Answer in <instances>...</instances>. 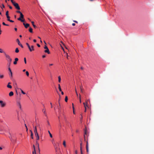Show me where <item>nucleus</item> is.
I'll return each mask as SVG.
<instances>
[{
  "mask_svg": "<svg viewBox=\"0 0 154 154\" xmlns=\"http://www.w3.org/2000/svg\"><path fill=\"white\" fill-rule=\"evenodd\" d=\"M4 53H5V54L6 57L8 59V66H10L11 65V62L12 61V59L10 58V57L8 55L6 54L5 52H4Z\"/></svg>",
  "mask_w": 154,
  "mask_h": 154,
  "instance_id": "obj_1",
  "label": "nucleus"
},
{
  "mask_svg": "<svg viewBox=\"0 0 154 154\" xmlns=\"http://www.w3.org/2000/svg\"><path fill=\"white\" fill-rule=\"evenodd\" d=\"M26 45L27 46L29 51L30 52H32V51H34V49L33 45H32L31 46H30L28 43H26Z\"/></svg>",
  "mask_w": 154,
  "mask_h": 154,
  "instance_id": "obj_2",
  "label": "nucleus"
},
{
  "mask_svg": "<svg viewBox=\"0 0 154 154\" xmlns=\"http://www.w3.org/2000/svg\"><path fill=\"white\" fill-rule=\"evenodd\" d=\"M12 3L17 9V10L20 9V8L18 3L15 2L14 1H13Z\"/></svg>",
  "mask_w": 154,
  "mask_h": 154,
  "instance_id": "obj_3",
  "label": "nucleus"
},
{
  "mask_svg": "<svg viewBox=\"0 0 154 154\" xmlns=\"http://www.w3.org/2000/svg\"><path fill=\"white\" fill-rule=\"evenodd\" d=\"M59 106L58 107V112L60 114V116L61 114H63V113L62 112L61 110V107L60 106V102H59Z\"/></svg>",
  "mask_w": 154,
  "mask_h": 154,
  "instance_id": "obj_4",
  "label": "nucleus"
},
{
  "mask_svg": "<svg viewBox=\"0 0 154 154\" xmlns=\"http://www.w3.org/2000/svg\"><path fill=\"white\" fill-rule=\"evenodd\" d=\"M0 103L1 104V106L2 107H4L5 106L6 103L5 102H4L2 100H0Z\"/></svg>",
  "mask_w": 154,
  "mask_h": 154,
  "instance_id": "obj_5",
  "label": "nucleus"
},
{
  "mask_svg": "<svg viewBox=\"0 0 154 154\" xmlns=\"http://www.w3.org/2000/svg\"><path fill=\"white\" fill-rule=\"evenodd\" d=\"M54 146L55 148V149L56 152V153H58V150L60 149L57 146L55 145V144H54Z\"/></svg>",
  "mask_w": 154,
  "mask_h": 154,
  "instance_id": "obj_6",
  "label": "nucleus"
},
{
  "mask_svg": "<svg viewBox=\"0 0 154 154\" xmlns=\"http://www.w3.org/2000/svg\"><path fill=\"white\" fill-rule=\"evenodd\" d=\"M17 41L18 43V45H20L21 48H23V45L20 43V42L18 39H17Z\"/></svg>",
  "mask_w": 154,
  "mask_h": 154,
  "instance_id": "obj_7",
  "label": "nucleus"
},
{
  "mask_svg": "<svg viewBox=\"0 0 154 154\" xmlns=\"http://www.w3.org/2000/svg\"><path fill=\"white\" fill-rule=\"evenodd\" d=\"M23 25H24L25 27L26 28H27L29 26V24L28 23L25 24L24 23H23Z\"/></svg>",
  "mask_w": 154,
  "mask_h": 154,
  "instance_id": "obj_8",
  "label": "nucleus"
},
{
  "mask_svg": "<svg viewBox=\"0 0 154 154\" xmlns=\"http://www.w3.org/2000/svg\"><path fill=\"white\" fill-rule=\"evenodd\" d=\"M33 127L34 128V132H35V134L36 133L37 134V133H37V131L36 126H35V127H34V126L33 125Z\"/></svg>",
  "mask_w": 154,
  "mask_h": 154,
  "instance_id": "obj_9",
  "label": "nucleus"
},
{
  "mask_svg": "<svg viewBox=\"0 0 154 154\" xmlns=\"http://www.w3.org/2000/svg\"><path fill=\"white\" fill-rule=\"evenodd\" d=\"M45 53H47L48 54H50V53L48 48L46 49V50L45 51Z\"/></svg>",
  "mask_w": 154,
  "mask_h": 154,
  "instance_id": "obj_10",
  "label": "nucleus"
},
{
  "mask_svg": "<svg viewBox=\"0 0 154 154\" xmlns=\"http://www.w3.org/2000/svg\"><path fill=\"white\" fill-rule=\"evenodd\" d=\"M18 60V59L17 58H16L15 59V61L14 62V64H16L17 63V61Z\"/></svg>",
  "mask_w": 154,
  "mask_h": 154,
  "instance_id": "obj_11",
  "label": "nucleus"
},
{
  "mask_svg": "<svg viewBox=\"0 0 154 154\" xmlns=\"http://www.w3.org/2000/svg\"><path fill=\"white\" fill-rule=\"evenodd\" d=\"M11 83L10 82H9L7 85V87L8 88H12V86L10 85V84H11Z\"/></svg>",
  "mask_w": 154,
  "mask_h": 154,
  "instance_id": "obj_12",
  "label": "nucleus"
},
{
  "mask_svg": "<svg viewBox=\"0 0 154 154\" xmlns=\"http://www.w3.org/2000/svg\"><path fill=\"white\" fill-rule=\"evenodd\" d=\"M8 70H9V72H10V73L11 74V77L12 78L13 76H12V73L11 71V69L10 68V66H8Z\"/></svg>",
  "mask_w": 154,
  "mask_h": 154,
  "instance_id": "obj_13",
  "label": "nucleus"
},
{
  "mask_svg": "<svg viewBox=\"0 0 154 154\" xmlns=\"http://www.w3.org/2000/svg\"><path fill=\"white\" fill-rule=\"evenodd\" d=\"M14 95V93L13 91H11L9 94V95L10 97H11Z\"/></svg>",
  "mask_w": 154,
  "mask_h": 154,
  "instance_id": "obj_14",
  "label": "nucleus"
},
{
  "mask_svg": "<svg viewBox=\"0 0 154 154\" xmlns=\"http://www.w3.org/2000/svg\"><path fill=\"white\" fill-rule=\"evenodd\" d=\"M80 91L81 93H83V87L82 85H81L80 86Z\"/></svg>",
  "mask_w": 154,
  "mask_h": 154,
  "instance_id": "obj_15",
  "label": "nucleus"
},
{
  "mask_svg": "<svg viewBox=\"0 0 154 154\" xmlns=\"http://www.w3.org/2000/svg\"><path fill=\"white\" fill-rule=\"evenodd\" d=\"M17 106H18V107L19 108H20L21 109V104H20V102H17Z\"/></svg>",
  "mask_w": 154,
  "mask_h": 154,
  "instance_id": "obj_16",
  "label": "nucleus"
},
{
  "mask_svg": "<svg viewBox=\"0 0 154 154\" xmlns=\"http://www.w3.org/2000/svg\"><path fill=\"white\" fill-rule=\"evenodd\" d=\"M35 135L36 136V140H39V136H38V133H37V134L36 133V134H35Z\"/></svg>",
  "mask_w": 154,
  "mask_h": 154,
  "instance_id": "obj_17",
  "label": "nucleus"
},
{
  "mask_svg": "<svg viewBox=\"0 0 154 154\" xmlns=\"http://www.w3.org/2000/svg\"><path fill=\"white\" fill-rule=\"evenodd\" d=\"M64 117V119H65V120L66 122V124L67 125H69V122H68L67 121V119H66V117L65 116Z\"/></svg>",
  "mask_w": 154,
  "mask_h": 154,
  "instance_id": "obj_18",
  "label": "nucleus"
},
{
  "mask_svg": "<svg viewBox=\"0 0 154 154\" xmlns=\"http://www.w3.org/2000/svg\"><path fill=\"white\" fill-rule=\"evenodd\" d=\"M42 112H44V114L45 115V116H46L47 114L46 113L45 111V109L44 108L42 110Z\"/></svg>",
  "mask_w": 154,
  "mask_h": 154,
  "instance_id": "obj_19",
  "label": "nucleus"
},
{
  "mask_svg": "<svg viewBox=\"0 0 154 154\" xmlns=\"http://www.w3.org/2000/svg\"><path fill=\"white\" fill-rule=\"evenodd\" d=\"M31 23H32L33 27L35 28H36V26L34 25V22L33 21H32L31 22Z\"/></svg>",
  "mask_w": 154,
  "mask_h": 154,
  "instance_id": "obj_20",
  "label": "nucleus"
},
{
  "mask_svg": "<svg viewBox=\"0 0 154 154\" xmlns=\"http://www.w3.org/2000/svg\"><path fill=\"white\" fill-rule=\"evenodd\" d=\"M29 31L31 33H32L33 32L32 29V28L31 27H29Z\"/></svg>",
  "mask_w": 154,
  "mask_h": 154,
  "instance_id": "obj_21",
  "label": "nucleus"
},
{
  "mask_svg": "<svg viewBox=\"0 0 154 154\" xmlns=\"http://www.w3.org/2000/svg\"><path fill=\"white\" fill-rule=\"evenodd\" d=\"M20 14V17L21 18V19H23L24 18V16L22 14V13Z\"/></svg>",
  "mask_w": 154,
  "mask_h": 154,
  "instance_id": "obj_22",
  "label": "nucleus"
},
{
  "mask_svg": "<svg viewBox=\"0 0 154 154\" xmlns=\"http://www.w3.org/2000/svg\"><path fill=\"white\" fill-rule=\"evenodd\" d=\"M58 89H59V91H61V87H60V84H58Z\"/></svg>",
  "mask_w": 154,
  "mask_h": 154,
  "instance_id": "obj_23",
  "label": "nucleus"
},
{
  "mask_svg": "<svg viewBox=\"0 0 154 154\" xmlns=\"http://www.w3.org/2000/svg\"><path fill=\"white\" fill-rule=\"evenodd\" d=\"M4 77V75H3L1 74H0V78L1 79H2Z\"/></svg>",
  "mask_w": 154,
  "mask_h": 154,
  "instance_id": "obj_24",
  "label": "nucleus"
},
{
  "mask_svg": "<svg viewBox=\"0 0 154 154\" xmlns=\"http://www.w3.org/2000/svg\"><path fill=\"white\" fill-rule=\"evenodd\" d=\"M63 145L65 147H66V141L65 140L63 141Z\"/></svg>",
  "mask_w": 154,
  "mask_h": 154,
  "instance_id": "obj_25",
  "label": "nucleus"
},
{
  "mask_svg": "<svg viewBox=\"0 0 154 154\" xmlns=\"http://www.w3.org/2000/svg\"><path fill=\"white\" fill-rule=\"evenodd\" d=\"M33 147H34V150L32 152H33L34 154H36L35 150V146H34V145H33Z\"/></svg>",
  "mask_w": 154,
  "mask_h": 154,
  "instance_id": "obj_26",
  "label": "nucleus"
},
{
  "mask_svg": "<svg viewBox=\"0 0 154 154\" xmlns=\"http://www.w3.org/2000/svg\"><path fill=\"white\" fill-rule=\"evenodd\" d=\"M19 52V50L18 48H17L15 49V52L16 53H18Z\"/></svg>",
  "mask_w": 154,
  "mask_h": 154,
  "instance_id": "obj_27",
  "label": "nucleus"
},
{
  "mask_svg": "<svg viewBox=\"0 0 154 154\" xmlns=\"http://www.w3.org/2000/svg\"><path fill=\"white\" fill-rule=\"evenodd\" d=\"M48 133H49V135H50V137H51V138H52V134L50 132V131H48Z\"/></svg>",
  "mask_w": 154,
  "mask_h": 154,
  "instance_id": "obj_28",
  "label": "nucleus"
},
{
  "mask_svg": "<svg viewBox=\"0 0 154 154\" xmlns=\"http://www.w3.org/2000/svg\"><path fill=\"white\" fill-rule=\"evenodd\" d=\"M58 82H61V78L60 76H58Z\"/></svg>",
  "mask_w": 154,
  "mask_h": 154,
  "instance_id": "obj_29",
  "label": "nucleus"
},
{
  "mask_svg": "<svg viewBox=\"0 0 154 154\" xmlns=\"http://www.w3.org/2000/svg\"><path fill=\"white\" fill-rule=\"evenodd\" d=\"M67 100H68V97H67L66 96L65 97V100L66 102H67Z\"/></svg>",
  "mask_w": 154,
  "mask_h": 154,
  "instance_id": "obj_30",
  "label": "nucleus"
},
{
  "mask_svg": "<svg viewBox=\"0 0 154 154\" xmlns=\"http://www.w3.org/2000/svg\"><path fill=\"white\" fill-rule=\"evenodd\" d=\"M8 13H9V12H8V11H7L6 12V16H9Z\"/></svg>",
  "mask_w": 154,
  "mask_h": 154,
  "instance_id": "obj_31",
  "label": "nucleus"
},
{
  "mask_svg": "<svg viewBox=\"0 0 154 154\" xmlns=\"http://www.w3.org/2000/svg\"><path fill=\"white\" fill-rule=\"evenodd\" d=\"M6 17L8 19L7 20L8 21H9V20H10V17L9 16H6Z\"/></svg>",
  "mask_w": 154,
  "mask_h": 154,
  "instance_id": "obj_32",
  "label": "nucleus"
},
{
  "mask_svg": "<svg viewBox=\"0 0 154 154\" xmlns=\"http://www.w3.org/2000/svg\"><path fill=\"white\" fill-rule=\"evenodd\" d=\"M20 90H21V93L23 94H26V93L22 90H21V89H20Z\"/></svg>",
  "mask_w": 154,
  "mask_h": 154,
  "instance_id": "obj_33",
  "label": "nucleus"
},
{
  "mask_svg": "<svg viewBox=\"0 0 154 154\" xmlns=\"http://www.w3.org/2000/svg\"><path fill=\"white\" fill-rule=\"evenodd\" d=\"M86 147H88V141H87L86 142Z\"/></svg>",
  "mask_w": 154,
  "mask_h": 154,
  "instance_id": "obj_34",
  "label": "nucleus"
},
{
  "mask_svg": "<svg viewBox=\"0 0 154 154\" xmlns=\"http://www.w3.org/2000/svg\"><path fill=\"white\" fill-rule=\"evenodd\" d=\"M2 24L6 26H8L9 25L8 24H6L5 22H3L2 23Z\"/></svg>",
  "mask_w": 154,
  "mask_h": 154,
  "instance_id": "obj_35",
  "label": "nucleus"
},
{
  "mask_svg": "<svg viewBox=\"0 0 154 154\" xmlns=\"http://www.w3.org/2000/svg\"><path fill=\"white\" fill-rule=\"evenodd\" d=\"M86 151L87 153L89 152L88 147H86Z\"/></svg>",
  "mask_w": 154,
  "mask_h": 154,
  "instance_id": "obj_36",
  "label": "nucleus"
},
{
  "mask_svg": "<svg viewBox=\"0 0 154 154\" xmlns=\"http://www.w3.org/2000/svg\"><path fill=\"white\" fill-rule=\"evenodd\" d=\"M31 131V138L32 139H33V134H32V131Z\"/></svg>",
  "mask_w": 154,
  "mask_h": 154,
  "instance_id": "obj_37",
  "label": "nucleus"
},
{
  "mask_svg": "<svg viewBox=\"0 0 154 154\" xmlns=\"http://www.w3.org/2000/svg\"><path fill=\"white\" fill-rule=\"evenodd\" d=\"M26 74L27 76H29V73L28 71H26Z\"/></svg>",
  "mask_w": 154,
  "mask_h": 154,
  "instance_id": "obj_38",
  "label": "nucleus"
},
{
  "mask_svg": "<svg viewBox=\"0 0 154 154\" xmlns=\"http://www.w3.org/2000/svg\"><path fill=\"white\" fill-rule=\"evenodd\" d=\"M3 52H4L3 51V50L2 49L0 48V53H2Z\"/></svg>",
  "mask_w": 154,
  "mask_h": 154,
  "instance_id": "obj_39",
  "label": "nucleus"
},
{
  "mask_svg": "<svg viewBox=\"0 0 154 154\" xmlns=\"http://www.w3.org/2000/svg\"><path fill=\"white\" fill-rule=\"evenodd\" d=\"M83 104L84 105L85 107L86 106H88L85 103H83Z\"/></svg>",
  "mask_w": 154,
  "mask_h": 154,
  "instance_id": "obj_40",
  "label": "nucleus"
},
{
  "mask_svg": "<svg viewBox=\"0 0 154 154\" xmlns=\"http://www.w3.org/2000/svg\"><path fill=\"white\" fill-rule=\"evenodd\" d=\"M24 62L25 63H26V58L25 57L24 58Z\"/></svg>",
  "mask_w": 154,
  "mask_h": 154,
  "instance_id": "obj_41",
  "label": "nucleus"
},
{
  "mask_svg": "<svg viewBox=\"0 0 154 154\" xmlns=\"http://www.w3.org/2000/svg\"><path fill=\"white\" fill-rule=\"evenodd\" d=\"M8 21H10L11 22H12V23H13L14 22V21H13L12 20H9Z\"/></svg>",
  "mask_w": 154,
  "mask_h": 154,
  "instance_id": "obj_42",
  "label": "nucleus"
},
{
  "mask_svg": "<svg viewBox=\"0 0 154 154\" xmlns=\"http://www.w3.org/2000/svg\"><path fill=\"white\" fill-rule=\"evenodd\" d=\"M21 19H21V18H20V17H19V18H18L17 19V20H19L21 21Z\"/></svg>",
  "mask_w": 154,
  "mask_h": 154,
  "instance_id": "obj_43",
  "label": "nucleus"
},
{
  "mask_svg": "<svg viewBox=\"0 0 154 154\" xmlns=\"http://www.w3.org/2000/svg\"><path fill=\"white\" fill-rule=\"evenodd\" d=\"M17 13H20V14H21L22 13L20 11H17Z\"/></svg>",
  "mask_w": 154,
  "mask_h": 154,
  "instance_id": "obj_44",
  "label": "nucleus"
},
{
  "mask_svg": "<svg viewBox=\"0 0 154 154\" xmlns=\"http://www.w3.org/2000/svg\"><path fill=\"white\" fill-rule=\"evenodd\" d=\"M47 123H48V127L50 126V123H49V122L48 121H47Z\"/></svg>",
  "mask_w": 154,
  "mask_h": 154,
  "instance_id": "obj_45",
  "label": "nucleus"
},
{
  "mask_svg": "<svg viewBox=\"0 0 154 154\" xmlns=\"http://www.w3.org/2000/svg\"><path fill=\"white\" fill-rule=\"evenodd\" d=\"M44 48L45 49H47V48H48V47L46 46V45H45V47H44Z\"/></svg>",
  "mask_w": 154,
  "mask_h": 154,
  "instance_id": "obj_46",
  "label": "nucleus"
},
{
  "mask_svg": "<svg viewBox=\"0 0 154 154\" xmlns=\"http://www.w3.org/2000/svg\"><path fill=\"white\" fill-rule=\"evenodd\" d=\"M5 7L4 5L3 4H2V7H1V8H4Z\"/></svg>",
  "mask_w": 154,
  "mask_h": 154,
  "instance_id": "obj_47",
  "label": "nucleus"
},
{
  "mask_svg": "<svg viewBox=\"0 0 154 154\" xmlns=\"http://www.w3.org/2000/svg\"><path fill=\"white\" fill-rule=\"evenodd\" d=\"M82 143L81 142L80 143V149L82 150Z\"/></svg>",
  "mask_w": 154,
  "mask_h": 154,
  "instance_id": "obj_48",
  "label": "nucleus"
},
{
  "mask_svg": "<svg viewBox=\"0 0 154 154\" xmlns=\"http://www.w3.org/2000/svg\"><path fill=\"white\" fill-rule=\"evenodd\" d=\"M9 137L11 140V141H12V137H11V136Z\"/></svg>",
  "mask_w": 154,
  "mask_h": 154,
  "instance_id": "obj_49",
  "label": "nucleus"
},
{
  "mask_svg": "<svg viewBox=\"0 0 154 154\" xmlns=\"http://www.w3.org/2000/svg\"><path fill=\"white\" fill-rule=\"evenodd\" d=\"M8 6L9 7V8L10 9H12V7L11 6H10L9 5H8Z\"/></svg>",
  "mask_w": 154,
  "mask_h": 154,
  "instance_id": "obj_50",
  "label": "nucleus"
},
{
  "mask_svg": "<svg viewBox=\"0 0 154 154\" xmlns=\"http://www.w3.org/2000/svg\"><path fill=\"white\" fill-rule=\"evenodd\" d=\"M85 134H86V130H84V135H85Z\"/></svg>",
  "mask_w": 154,
  "mask_h": 154,
  "instance_id": "obj_51",
  "label": "nucleus"
},
{
  "mask_svg": "<svg viewBox=\"0 0 154 154\" xmlns=\"http://www.w3.org/2000/svg\"><path fill=\"white\" fill-rule=\"evenodd\" d=\"M73 21L77 23H78V21H76V20H73Z\"/></svg>",
  "mask_w": 154,
  "mask_h": 154,
  "instance_id": "obj_52",
  "label": "nucleus"
},
{
  "mask_svg": "<svg viewBox=\"0 0 154 154\" xmlns=\"http://www.w3.org/2000/svg\"><path fill=\"white\" fill-rule=\"evenodd\" d=\"M37 46L38 47H40V45H39V44H37Z\"/></svg>",
  "mask_w": 154,
  "mask_h": 154,
  "instance_id": "obj_53",
  "label": "nucleus"
},
{
  "mask_svg": "<svg viewBox=\"0 0 154 154\" xmlns=\"http://www.w3.org/2000/svg\"><path fill=\"white\" fill-rule=\"evenodd\" d=\"M46 56L45 55H43L42 56V58H44Z\"/></svg>",
  "mask_w": 154,
  "mask_h": 154,
  "instance_id": "obj_54",
  "label": "nucleus"
},
{
  "mask_svg": "<svg viewBox=\"0 0 154 154\" xmlns=\"http://www.w3.org/2000/svg\"><path fill=\"white\" fill-rule=\"evenodd\" d=\"M66 55H67V56H66V57H67V59H68V54L66 53Z\"/></svg>",
  "mask_w": 154,
  "mask_h": 154,
  "instance_id": "obj_55",
  "label": "nucleus"
},
{
  "mask_svg": "<svg viewBox=\"0 0 154 154\" xmlns=\"http://www.w3.org/2000/svg\"><path fill=\"white\" fill-rule=\"evenodd\" d=\"M86 103V104H87V105H88V101H87H87H86V103Z\"/></svg>",
  "mask_w": 154,
  "mask_h": 154,
  "instance_id": "obj_56",
  "label": "nucleus"
},
{
  "mask_svg": "<svg viewBox=\"0 0 154 154\" xmlns=\"http://www.w3.org/2000/svg\"><path fill=\"white\" fill-rule=\"evenodd\" d=\"M33 41L34 42H36V40L35 39H34Z\"/></svg>",
  "mask_w": 154,
  "mask_h": 154,
  "instance_id": "obj_57",
  "label": "nucleus"
},
{
  "mask_svg": "<svg viewBox=\"0 0 154 154\" xmlns=\"http://www.w3.org/2000/svg\"><path fill=\"white\" fill-rule=\"evenodd\" d=\"M72 25L73 26H75V23H72Z\"/></svg>",
  "mask_w": 154,
  "mask_h": 154,
  "instance_id": "obj_58",
  "label": "nucleus"
},
{
  "mask_svg": "<svg viewBox=\"0 0 154 154\" xmlns=\"http://www.w3.org/2000/svg\"><path fill=\"white\" fill-rule=\"evenodd\" d=\"M25 127H26V130H27H27H28V128H27V127L26 126V124H25Z\"/></svg>",
  "mask_w": 154,
  "mask_h": 154,
  "instance_id": "obj_59",
  "label": "nucleus"
},
{
  "mask_svg": "<svg viewBox=\"0 0 154 154\" xmlns=\"http://www.w3.org/2000/svg\"><path fill=\"white\" fill-rule=\"evenodd\" d=\"M61 93L62 95H63L64 94L63 92L62 91H61Z\"/></svg>",
  "mask_w": 154,
  "mask_h": 154,
  "instance_id": "obj_60",
  "label": "nucleus"
},
{
  "mask_svg": "<svg viewBox=\"0 0 154 154\" xmlns=\"http://www.w3.org/2000/svg\"><path fill=\"white\" fill-rule=\"evenodd\" d=\"M20 21L21 22H23L24 21V20H22V19Z\"/></svg>",
  "mask_w": 154,
  "mask_h": 154,
  "instance_id": "obj_61",
  "label": "nucleus"
},
{
  "mask_svg": "<svg viewBox=\"0 0 154 154\" xmlns=\"http://www.w3.org/2000/svg\"><path fill=\"white\" fill-rule=\"evenodd\" d=\"M72 108H73V110H74V107L73 106V104H72Z\"/></svg>",
  "mask_w": 154,
  "mask_h": 154,
  "instance_id": "obj_62",
  "label": "nucleus"
},
{
  "mask_svg": "<svg viewBox=\"0 0 154 154\" xmlns=\"http://www.w3.org/2000/svg\"><path fill=\"white\" fill-rule=\"evenodd\" d=\"M85 112H86V107H85Z\"/></svg>",
  "mask_w": 154,
  "mask_h": 154,
  "instance_id": "obj_63",
  "label": "nucleus"
},
{
  "mask_svg": "<svg viewBox=\"0 0 154 154\" xmlns=\"http://www.w3.org/2000/svg\"><path fill=\"white\" fill-rule=\"evenodd\" d=\"M14 30L16 31H17V29L16 28H14Z\"/></svg>",
  "mask_w": 154,
  "mask_h": 154,
  "instance_id": "obj_64",
  "label": "nucleus"
}]
</instances>
